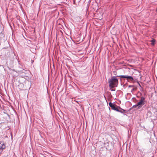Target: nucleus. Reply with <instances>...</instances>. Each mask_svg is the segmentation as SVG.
I'll list each match as a JSON object with an SVG mask.
<instances>
[{"mask_svg":"<svg viewBox=\"0 0 157 157\" xmlns=\"http://www.w3.org/2000/svg\"><path fill=\"white\" fill-rule=\"evenodd\" d=\"M118 76H113L111 78L108 80L109 84V87L110 88H112L114 87H117L118 84V79L117 78Z\"/></svg>","mask_w":157,"mask_h":157,"instance_id":"1","label":"nucleus"},{"mask_svg":"<svg viewBox=\"0 0 157 157\" xmlns=\"http://www.w3.org/2000/svg\"><path fill=\"white\" fill-rule=\"evenodd\" d=\"M109 105L112 109L121 113H124L126 111V110L121 109L120 107L117 106L115 104L111 102H110L109 103Z\"/></svg>","mask_w":157,"mask_h":157,"instance_id":"2","label":"nucleus"},{"mask_svg":"<svg viewBox=\"0 0 157 157\" xmlns=\"http://www.w3.org/2000/svg\"><path fill=\"white\" fill-rule=\"evenodd\" d=\"M145 98L143 97H141L140 101L137 103V105H138V109L141 108L142 106L144 105L145 102Z\"/></svg>","mask_w":157,"mask_h":157,"instance_id":"3","label":"nucleus"},{"mask_svg":"<svg viewBox=\"0 0 157 157\" xmlns=\"http://www.w3.org/2000/svg\"><path fill=\"white\" fill-rule=\"evenodd\" d=\"M6 148L5 144L3 142H0V154Z\"/></svg>","mask_w":157,"mask_h":157,"instance_id":"4","label":"nucleus"},{"mask_svg":"<svg viewBox=\"0 0 157 157\" xmlns=\"http://www.w3.org/2000/svg\"><path fill=\"white\" fill-rule=\"evenodd\" d=\"M126 79L128 80H130V81H132L134 80L132 76H128V75Z\"/></svg>","mask_w":157,"mask_h":157,"instance_id":"5","label":"nucleus"},{"mask_svg":"<svg viewBox=\"0 0 157 157\" xmlns=\"http://www.w3.org/2000/svg\"><path fill=\"white\" fill-rule=\"evenodd\" d=\"M128 75H119L117 76L118 77H120L121 78H127Z\"/></svg>","mask_w":157,"mask_h":157,"instance_id":"6","label":"nucleus"},{"mask_svg":"<svg viewBox=\"0 0 157 157\" xmlns=\"http://www.w3.org/2000/svg\"><path fill=\"white\" fill-rule=\"evenodd\" d=\"M151 44L152 45H154L155 44V40L154 39H152L151 41Z\"/></svg>","mask_w":157,"mask_h":157,"instance_id":"7","label":"nucleus"},{"mask_svg":"<svg viewBox=\"0 0 157 157\" xmlns=\"http://www.w3.org/2000/svg\"><path fill=\"white\" fill-rule=\"evenodd\" d=\"M136 107H137V109H138V105H137V104L135 105H133L132 107V108H136Z\"/></svg>","mask_w":157,"mask_h":157,"instance_id":"8","label":"nucleus"},{"mask_svg":"<svg viewBox=\"0 0 157 157\" xmlns=\"http://www.w3.org/2000/svg\"><path fill=\"white\" fill-rule=\"evenodd\" d=\"M133 86H132V85H129L128 86L129 87H133Z\"/></svg>","mask_w":157,"mask_h":157,"instance_id":"9","label":"nucleus"},{"mask_svg":"<svg viewBox=\"0 0 157 157\" xmlns=\"http://www.w3.org/2000/svg\"><path fill=\"white\" fill-rule=\"evenodd\" d=\"M111 90L112 91H115V90H114L113 89H112V90Z\"/></svg>","mask_w":157,"mask_h":157,"instance_id":"10","label":"nucleus"},{"mask_svg":"<svg viewBox=\"0 0 157 157\" xmlns=\"http://www.w3.org/2000/svg\"><path fill=\"white\" fill-rule=\"evenodd\" d=\"M156 11L157 12V8H156Z\"/></svg>","mask_w":157,"mask_h":157,"instance_id":"11","label":"nucleus"},{"mask_svg":"<svg viewBox=\"0 0 157 157\" xmlns=\"http://www.w3.org/2000/svg\"><path fill=\"white\" fill-rule=\"evenodd\" d=\"M74 3H75V1H74Z\"/></svg>","mask_w":157,"mask_h":157,"instance_id":"12","label":"nucleus"},{"mask_svg":"<svg viewBox=\"0 0 157 157\" xmlns=\"http://www.w3.org/2000/svg\"><path fill=\"white\" fill-rule=\"evenodd\" d=\"M124 115H126V114H124Z\"/></svg>","mask_w":157,"mask_h":157,"instance_id":"13","label":"nucleus"},{"mask_svg":"<svg viewBox=\"0 0 157 157\" xmlns=\"http://www.w3.org/2000/svg\"><path fill=\"white\" fill-rule=\"evenodd\" d=\"M139 86H140V84H139Z\"/></svg>","mask_w":157,"mask_h":157,"instance_id":"14","label":"nucleus"}]
</instances>
